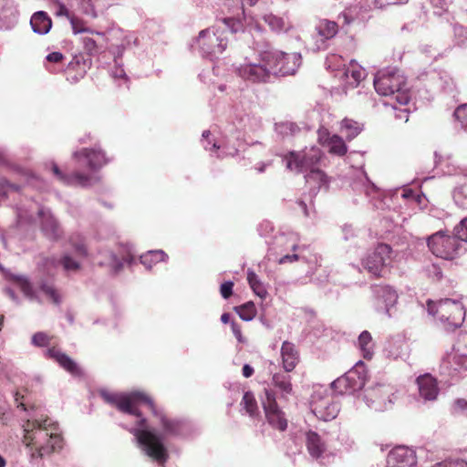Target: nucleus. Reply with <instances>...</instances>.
<instances>
[{"instance_id": "nucleus-1", "label": "nucleus", "mask_w": 467, "mask_h": 467, "mask_svg": "<svg viewBox=\"0 0 467 467\" xmlns=\"http://www.w3.org/2000/svg\"><path fill=\"white\" fill-rule=\"evenodd\" d=\"M100 395L106 402L115 406L120 412L134 417V423L124 428L134 435L140 450L161 465L168 460L163 439L155 430L149 427L140 408L147 407L159 419L164 436L183 437L188 433L189 424L185 420L167 417L144 392L111 393L102 390Z\"/></svg>"}, {"instance_id": "nucleus-2", "label": "nucleus", "mask_w": 467, "mask_h": 467, "mask_svg": "<svg viewBox=\"0 0 467 467\" xmlns=\"http://www.w3.org/2000/svg\"><path fill=\"white\" fill-rule=\"evenodd\" d=\"M23 423L24 440L30 461L37 464L46 455L63 446L58 423L40 411L32 409Z\"/></svg>"}, {"instance_id": "nucleus-3", "label": "nucleus", "mask_w": 467, "mask_h": 467, "mask_svg": "<svg viewBox=\"0 0 467 467\" xmlns=\"http://www.w3.org/2000/svg\"><path fill=\"white\" fill-rule=\"evenodd\" d=\"M272 385L275 389L270 387L265 388L264 394L261 395V403L268 423L273 428L284 431L287 428V419L277 403L276 390L280 393L279 399L286 401L288 396L293 392L291 377L285 373H275L272 378Z\"/></svg>"}, {"instance_id": "nucleus-4", "label": "nucleus", "mask_w": 467, "mask_h": 467, "mask_svg": "<svg viewBox=\"0 0 467 467\" xmlns=\"http://www.w3.org/2000/svg\"><path fill=\"white\" fill-rule=\"evenodd\" d=\"M374 88L379 95L395 100L389 102L394 109H398V105L404 106L410 101L406 78L395 67L379 70L374 78Z\"/></svg>"}, {"instance_id": "nucleus-5", "label": "nucleus", "mask_w": 467, "mask_h": 467, "mask_svg": "<svg viewBox=\"0 0 467 467\" xmlns=\"http://www.w3.org/2000/svg\"><path fill=\"white\" fill-rule=\"evenodd\" d=\"M320 151L312 148L307 151L296 152L291 151L285 156L283 161L288 170L296 172H307L305 175L306 182L309 184L314 183V190L319 191L322 186L327 184V175L316 168L320 161Z\"/></svg>"}, {"instance_id": "nucleus-6", "label": "nucleus", "mask_w": 467, "mask_h": 467, "mask_svg": "<svg viewBox=\"0 0 467 467\" xmlns=\"http://www.w3.org/2000/svg\"><path fill=\"white\" fill-rule=\"evenodd\" d=\"M427 310L435 316L447 331L460 327L466 316L463 304L458 299L443 298L438 302L428 300Z\"/></svg>"}, {"instance_id": "nucleus-7", "label": "nucleus", "mask_w": 467, "mask_h": 467, "mask_svg": "<svg viewBox=\"0 0 467 467\" xmlns=\"http://www.w3.org/2000/svg\"><path fill=\"white\" fill-rule=\"evenodd\" d=\"M233 34L228 27H225L222 18L213 27L202 30L196 39L200 52L202 57L211 60L217 58L228 46V34Z\"/></svg>"}, {"instance_id": "nucleus-8", "label": "nucleus", "mask_w": 467, "mask_h": 467, "mask_svg": "<svg viewBox=\"0 0 467 467\" xmlns=\"http://www.w3.org/2000/svg\"><path fill=\"white\" fill-rule=\"evenodd\" d=\"M261 60L267 65L273 77L294 75L301 65L299 53H285L271 47L261 50Z\"/></svg>"}, {"instance_id": "nucleus-9", "label": "nucleus", "mask_w": 467, "mask_h": 467, "mask_svg": "<svg viewBox=\"0 0 467 467\" xmlns=\"http://www.w3.org/2000/svg\"><path fill=\"white\" fill-rule=\"evenodd\" d=\"M270 251H275L276 254H284L286 251H293V254H285L280 258L277 259V262L280 265L286 263H293L295 261L302 260L306 264H316L317 257L308 258L306 254V247L300 246L297 244V237L295 234L289 233H280L275 235L274 240L271 244H269Z\"/></svg>"}, {"instance_id": "nucleus-10", "label": "nucleus", "mask_w": 467, "mask_h": 467, "mask_svg": "<svg viewBox=\"0 0 467 467\" xmlns=\"http://www.w3.org/2000/svg\"><path fill=\"white\" fill-rule=\"evenodd\" d=\"M441 374L457 379L467 371V333L460 335L451 352L447 353L440 365Z\"/></svg>"}, {"instance_id": "nucleus-11", "label": "nucleus", "mask_w": 467, "mask_h": 467, "mask_svg": "<svg viewBox=\"0 0 467 467\" xmlns=\"http://www.w3.org/2000/svg\"><path fill=\"white\" fill-rule=\"evenodd\" d=\"M353 192L364 193L374 208L379 210L389 209L390 197L376 186L363 170H358L350 184Z\"/></svg>"}, {"instance_id": "nucleus-12", "label": "nucleus", "mask_w": 467, "mask_h": 467, "mask_svg": "<svg viewBox=\"0 0 467 467\" xmlns=\"http://www.w3.org/2000/svg\"><path fill=\"white\" fill-rule=\"evenodd\" d=\"M310 410L318 420L329 421L337 416L340 404L329 390L319 387L311 395Z\"/></svg>"}, {"instance_id": "nucleus-13", "label": "nucleus", "mask_w": 467, "mask_h": 467, "mask_svg": "<svg viewBox=\"0 0 467 467\" xmlns=\"http://www.w3.org/2000/svg\"><path fill=\"white\" fill-rule=\"evenodd\" d=\"M427 245L430 251L437 257L452 260L461 254L462 244L453 234H446L439 231L427 239Z\"/></svg>"}, {"instance_id": "nucleus-14", "label": "nucleus", "mask_w": 467, "mask_h": 467, "mask_svg": "<svg viewBox=\"0 0 467 467\" xmlns=\"http://www.w3.org/2000/svg\"><path fill=\"white\" fill-rule=\"evenodd\" d=\"M368 379V373L363 361L355 366L331 383V388L338 394H354L361 390Z\"/></svg>"}, {"instance_id": "nucleus-15", "label": "nucleus", "mask_w": 467, "mask_h": 467, "mask_svg": "<svg viewBox=\"0 0 467 467\" xmlns=\"http://www.w3.org/2000/svg\"><path fill=\"white\" fill-rule=\"evenodd\" d=\"M397 389L393 385L377 384L366 396L367 405L376 411H385L392 409L398 400Z\"/></svg>"}, {"instance_id": "nucleus-16", "label": "nucleus", "mask_w": 467, "mask_h": 467, "mask_svg": "<svg viewBox=\"0 0 467 467\" xmlns=\"http://www.w3.org/2000/svg\"><path fill=\"white\" fill-rule=\"evenodd\" d=\"M258 0H224V5L228 9V15L222 17L225 27H228L232 33L244 32V5H254Z\"/></svg>"}, {"instance_id": "nucleus-17", "label": "nucleus", "mask_w": 467, "mask_h": 467, "mask_svg": "<svg viewBox=\"0 0 467 467\" xmlns=\"http://www.w3.org/2000/svg\"><path fill=\"white\" fill-rule=\"evenodd\" d=\"M237 71L242 78L252 83H266L273 78L267 65L261 60V50L254 59L246 57Z\"/></svg>"}, {"instance_id": "nucleus-18", "label": "nucleus", "mask_w": 467, "mask_h": 467, "mask_svg": "<svg viewBox=\"0 0 467 467\" xmlns=\"http://www.w3.org/2000/svg\"><path fill=\"white\" fill-rule=\"evenodd\" d=\"M392 249L389 244H379L374 251L362 259L363 267L374 276H381L391 262Z\"/></svg>"}, {"instance_id": "nucleus-19", "label": "nucleus", "mask_w": 467, "mask_h": 467, "mask_svg": "<svg viewBox=\"0 0 467 467\" xmlns=\"http://www.w3.org/2000/svg\"><path fill=\"white\" fill-rule=\"evenodd\" d=\"M375 298L374 307L379 314L392 317V310L398 301L397 291L387 285H376L372 286Z\"/></svg>"}, {"instance_id": "nucleus-20", "label": "nucleus", "mask_w": 467, "mask_h": 467, "mask_svg": "<svg viewBox=\"0 0 467 467\" xmlns=\"http://www.w3.org/2000/svg\"><path fill=\"white\" fill-rule=\"evenodd\" d=\"M416 451L412 448L400 445L388 453L385 467H416Z\"/></svg>"}, {"instance_id": "nucleus-21", "label": "nucleus", "mask_w": 467, "mask_h": 467, "mask_svg": "<svg viewBox=\"0 0 467 467\" xmlns=\"http://www.w3.org/2000/svg\"><path fill=\"white\" fill-rule=\"evenodd\" d=\"M73 157L79 162H85L92 171H97L110 161L105 152L99 146L85 148L73 153Z\"/></svg>"}, {"instance_id": "nucleus-22", "label": "nucleus", "mask_w": 467, "mask_h": 467, "mask_svg": "<svg viewBox=\"0 0 467 467\" xmlns=\"http://www.w3.org/2000/svg\"><path fill=\"white\" fill-rule=\"evenodd\" d=\"M315 44L311 49L316 52L327 48V42L332 39L338 32V24L335 21L322 19L316 25Z\"/></svg>"}, {"instance_id": "nucleus-23", "label": "nucleus", "mask_w": 467, "mask_h": 467, "mask_svg": "<svg viewBox=\"0 0 467 467\" xmlns=\"http://www.w3.org/2000/svg\"><path fill=\"white\" fill-rule=\"evenodd\" d=\"M37 214L40 218L43 234L49 240H57L62 234V230L49 209L38 208Z\"/></svg>"}, {"instance_id": "nucleus-24", "label": "nucleus", "mask_w": 467, "mask_h": 467, "mask_svg": "<svg viewBox=\"0 0 467 467\" xmlns=\"http://www.w3.org/2000/svg\"><path fill=\"white\" fill-rule=\"evenodd\" d=\"M306 445L310 456L320 463L329 455L327 453V446L321 436L316 431H309L306 434Z\"/></svg>"}, {"instance_id": "nucleus-25", "label": "nucleus", "mask_w": 467, "mask_h": 467, "mask_svg": "<svg viewBox=\"0 0 467 467\" xmlns=\"http://www.w3.org/2000/svg\"><path fill=\"white\" fill-rule=\"evenodd\" d=\"M318 140L332 154L343 156L348 150L343 139L337 134L330 135L327 129L321 128L318 130Z\"/></svg>"}, {"instance_id": "nucleus-26", "label": "nucleus", "mask_w": 467, "mask_h": 467, "mask_svg": "<svg viewBox=\"0 0 467 467\" xmlns=\"http://www.w3.org/2000/svg\"><path fill=\"white\" fill-rule=\"evenodd\" d=\"M52 171L56 178L62 183L70 186L88 187L92 183V178L79 171L71 174H65L57 166L52 162Z\"/></svg>"}, {"instance_id": "nucleus-27", "label": "nucleus", "mask_w": 467, "mask_h": 467, "mask_svg": "<svg viewBox=\"0 0 467 467\" xmlns=\"http://www.w3.org/2000/svg\"><path fill=\"white\" fill-rule=\"evenodd\" d=\"M19 13L13 0H0V27L12 29L18 22Z\"/></svg>"}, {"instance_id": "nucleus-28", "label": "nucleus", "mask_w": 467, "mask_h": 467, "mask_svg": "<svg viewBox=\"0 0 467 467\" xmlns=\"http://www.w3.org/2000/svg\"><path fill=\"white\" fill-rule=\"evenodd\" d=\"M44 266L47 268L49 272L51 268H57L61 266L67 274L76 273L80 269V263L73 258L71 255L65 254L60 258L55 256L47 257L44 259Z\"/></svg>"}, {"instance_id": "nucleus-29", "label": "nucleus", "mask_w": 467, "mask_h": 467, "mask_svg": "<svg viewBox=\"0 0 467 467\" xmlns=\"http://www.w3.org/2000/svg\"><path fill=\"white\" fill-rule=\"evenodd\" d=\"M91 36L81 37L83 47L90 56H95L106 48L107 39L105 33L99 31H90Z\"/></svg>"}, {"instance_id": "nucleus-30", "label": "nucleus", "mask_w": 467, "mask_h": 467, "mask_svg": "<svg viewBox=\"0 0 467 467\" xmlns=\"http://www.w3.org/2000/svg\"><path fill=\"white\" fill-rule=\"evenodd\" d=\"M417 385L420 396L424 400H434L439 394L436 379L430 374H424L417 378Z\"/></svg>"}, {"instance_id": "nucleus-31", "label": "nucleus", "mask_w": 467, "mask_h": 467, "mask_svg": "<svg viewBox=\"0 0 467 467\" xmlns=\"http://www.w3.org/2000/svg\"><path fill=\"white\" fill-rule=\"evenodd\" d=\"M45 356L56 360L64 369L70 374L77 376L80 374V369L78 364L67 355L62 353L56 348H51L46 350Z\"/></svg>"}, {"instance_id": "nucleus-32", "label": "nucleus", "mask_w": 467, "mask_h": 467, "mask_svg": "<svg viewBox=\"0 0 467 467\" xmlns=\"http://www.w3.org/2000/svg\"><path fill=\"white\" fill-rule=\"evenodd\" d=\"M281 358L285 371L291 372L296 368L299 360V354L296 346L289 341L283 342L281 348Z\"/></svg>"}, {"instance_id": "nucleus-33", "label": "nucleus", "mask_w": 467, "mask_h": 467, "mask_svg": "<svg viewBox=\"0 0 467 467\" xmlns=\"http://www.w3.org/2000/svg\"><path fill=\"white\" fill-rule=\"evenodd\" d=\"M407 344L401 337H390L383 349L386 358L390 359H398L406 355Z\"/></svg>"}, {"instance_id": "nucleus-34", "label": "nucleus", "mask_w": 467, "mask_h": 467, "mask_svg": "<svg viewBox=\"0 0 467 467\" xmlns=\"http://www.w3.org/2000/svg\"><path fill=\"white\" fill-rule=\"evenodd\" d=\"M30 26L34 33L44 36L50 31L52 20L47 12L37 11L32 15Z\"/></svg>"}, {"instance_id": "nucleus-35", "label": "nucleus", "mask_w": 467, "mask_h": 467, "mask_svg": "<svg viewBox=\"0 0 467 467\" xmlns=\"http://www.w3.org/2000/svg\"><path fill=\"white\" fill-rule=\"evenodd\" d=\"M356 346L363 358L367 360L372 359L375 354V342L370 332L368 330L362 331L358 337Z\"/></svg>"}, {"instance_id": "nucleus-36", "label": "nucleus", "mask_w": 467, "mask_h": 467, "mask_svg": "<svg viewBox=\"0 0 467 467\" xmlns=\"http://www.w3.org/2000/svg\"><path fill=\"white\" fill-rule=\"evenodd\" d=\"M452 198L459 208L467 210V177L462 178L454 187Z\"/></svg>"}, {"instance_id": "nucleus-37", "label": "nucleus", "mask_w": 467, "mask_h": 467, "mask_svg": "<svg viewBox=\"0 0 467 467\" xmlns=\"http://www.w3.org/2000/svg\"><path fill=\"white\" fill-rule=\"evenodd\" d=\"M363 130V124L350 119H344L340 124V132L348 140L356 138Z\"/></svg>"}, {"instance_id": "nucleus-38", "label": "nucleus", "mask_w": 467, "mask_h": 467, "mask_svg": "<svg viewBox=\"0 0 467 467\" xmlns=\"http://www.w3.org/2000/svg\"><path fill=\"white\" fill-rule=\"evenodd\" d=\"M263 20L265 21V24L268 25L271 30L275 33L285 32L290 27L289 23L285 21L283 17L275 16L273 14L264 15Z\"/></svg>"}, {"instance_id": "nucleus-39", "label": "nucleus", "mask_w": 467, "mask_h": 467, "mask_svg": "<svg viewBox=\"0 0 467 467\" xmlns=\"http://www.w3.org/2000/svg\"><path fill=\"white\" fill-rule=\"evenodd\" d=\"M167 259L168 255L162 250H151L140 255V263L147 269H150L153 265L159 262H164Z\"/></svg>"}, {"instance_id": "nucleus-40", "label": "nucleus", "mask_w": 467, "mask_h": 467, "mask_svg": "<svg viewBox=\"0 0 467 467\" xmlns=\"http://www.w3.org/2000/svg\"><path fill=\"white\" fill-rule=\"evenodd\" d=\"M247 281L254 293L260 298H265L267 290L258 275L251 269L247 271Z\"/></svg>"}, {"instance_id": "nucleus-41", "label": "nucleus", "mask_w": 467, "mask_h": 467, "mask_svg": "<svg viewBox=\"0 0 467 467\" xmlns=\"http://www.w3.org/2000/svg\"><path fill=\"white\" fill-rule=\"evenodd\" d=\"M431 79L436 81L439 88L443 92L451 93L455 88L452 78L446 72L433 73Z\"/></svg>"}, {"instance_id": "nucleus-42", "label": "nucleus", "mask_w": 467, "mask_h": 467, "mask_svg": "<svg viewBox=\"0 0 467 467\" xmlns=\"http://www.w3.org/2000/svg\"><path fill=\"white\" fill-rule=\"evenodd\" d=\"M0 271L4 274V275L11 280H14L16 282V284L19 285L21 290L24 292V294L27 296H32L33 289L29 283V281L23 275H16L11 273H9L6 269L4 268V266L0 264Z\"/></svg>"}, {"instance_id": "nucleus-43", "label": "nucleus", "mask_w": 467, "mask_h": 467, "mask_svg": "<svg viewBox=\"0 0 467 467\" xmlns=\"http://www.w3.org/2000/svg\"><path fill=\"white\" fill-rule=\"evenodd\" d=\"M343 75L348 79L351 78L352 81L349 82V85L356 87L365 78V70L361 68V67L351 63L350 66L344 71Z\"/></svg>"}, {"instance_id": "nucleus-44", "label": "nucleus", "mask_w": 467, "mask_h": 467, "mask_svg": "<svg viewBox=\"0 0 467 467\" xmlns=\"http://www.w3.org/2000/svg\"><path fill=\"white\" fill-rule=\"evenodd\" d=\"M239 317L244 321H251L256 315V307L253 302H247L244 305L234 307Z\"/></svg>"}, {"instance_id": "nucleus-45", "label": "nucleus", "mask_w": 467, "mask_h": 467, "mask_svg": "<svg viewBox=\"0 0 467 467\" xmlns=\"http://www.w3.org/2000/svg\"><path fill=\"white\" fill-rule=\"evenodd\" d=\"M241 405L251 417H254L257 415L258 407L253 392H244L241 401Z\"/></svg>"}, {"instance_id": "nucleus-46", "label": "nucleus", "mask_w": 467, "mask_h": 467, "mask_svg": "<svg viewBox=\"0 0 467 467\" xmlns=\"http://www.w3.org/2000/svg\"><path fill=\"white\" fill-rule=\"evenodd\" d=\"M275 130L276 133L283 138L294 136L300 131V129L296 124L288 121L276 123Z\"/></svg>"}, {"instance_id": "nucleus-47", "label": "nucleus", "mask_w": 467, "mask_h": 467, "mask_svg": "<svg viewBox=\"0 0 467 467\" xmlns=\"http://www.w3.org/2000/svg\"><path fill=\"white\" fill-rule=\"evenodd\" d=\"M358 6H350L346 8L338 15V21L342 23V27L348 26L358 18Z\"/></svg>"}, {"instance_id": "nucleus-48", "label": "nucleus", "mask_w": 467, "mask_h": 467, "mask_svg": "<svg viewBox=\"0 0 467 467\" xmlns=\"http://www.w3.org/2000/svg\"><path fill=\"white\" fill-rule=\"evenodd\" d=\"M132 262L133 257L131 255H127L120 259L114 253L109 252V261L107 262V264H109L111 266L115 273H118L122 269L124 263L130 265Z\"/></svg>"}, {"instance_id": "nucleus-49", "label": "nucleus", "mask_w": 467, "mask_h": 467, "mask_svg": "<svg viewBox=\"0 0 467 467\" xmlns=\"http://www.w3.org/2000/svg\"><path fill=\"white\" fill-rule=\"evenodd\" d=\"M295 204L296 206L294 207V210L300 211L305 217L311 218L316 214V211L312 202H310V205H307L305 201L298 199L295 202Z\"/></svg>"}, {"instance_id": "nucleus-50", "label": "nucleus", "mask_w": 467, "mask_h": 467, "mask_svg": "<svg viewBox=\"0 0 467 467\" xmlns=\"http://www.w3.org/2000/svg\"><path fill=\"white\" fill-rule=\"evenodd\" d=\"M41 291L48 296L53 303L56 305H59L61 302L60 296L57 292V290L50 284L43 283L41 285Z\"/></svg>"}, {"instance_id": "nucleus-51", "label": "nucleus", "mask_w": 467, "mask_h": 467, "mask_svg": "<svg viewBox=\"0 0 467 467\" xmlns=\"http://www.w3.org/2000/svg\"><path fill=\"white\" fill-rule=\"evenodd\" d=\"M453 234L462 244V242L467 243V217L462 219L454 227Z\"/></svg>"}, {"instance_id": "nucleus-52", "label": "nucleus", "mask_w": 467, "mask_h": 467, "mask_svg": "<svg viewBox=\"0 0 467 467\" xmlns=\"http://www.w3.org/2000/svg\"><path fill=\"white\" fill-rule=\"evenodd\" d=\"M433 467H467V462L461 458H449L435 463Z\"/></svg>"}, {"instance_id": "nucleus-53", "label": "nucleus", "mask_w": 467, "mask_h": 467, "mask_svg": "<svg viewBox=\"0 0 467 467\" xmlns=\"http://www.w3.org/2000/svg\"><path fill=\"white\" fill-rule=\"evenodd\" d=\"M453 115L461 123L462 128L467 130V104L458 106L454 110Z\"/></svg>"}, {"instance_id": "nucleus-54", "label": "nucleus", "mask_w": 467, "mask_h": 467, "mask_svg": "<svg viewBox=\"0 0 467 467\" xmlns=\"http://www.w3.org/2000/svg\"><path fill=\"white\" fill-rule=\"evenodd\" d=\"M33 221V213L23 208L16 210V225L17 227L23 224L30 223Z\"/></svg>"}, {"instance_id": "nucleus-55", "label": "nucleus", "mask_w": 467, "mask_h": 467, "mask_svg": "<svg viewBox=\"0 0 467 467\" xmlns=\"http://www.w3.org/2000/svg\"><path fill=\"white\" fill-rule=\"evenodd\" d=\"M454 36L456 44L459 47H464L467 45V27L462 26H454Z\"/></svg>"}, {"instance_id": "nucleus-56", "label": "nucleus", "mask_w": 467, "mask_h": 467, "mask_svg": "<svg viewBox=\"0 0 467 467\" xmlns=\"http://www.w3.org/2000/svg\"><path fill=\"white\" fill-rule=\"evenodd\" d=\"M109 75L114 79H123L126 81L128 78L122 65L117 59L114 60V66L109 69Z\"/></svg>"}, {"instance_id": "nucleus-57", "label": "nucleus", "mask_w": 467, "mask_h": 467, "mask_svg": "<svg viewBox=\"0 0 467 467\" xmlns=\"http://www.w3.org/2000/svg\"><path fill=\"white\" fill-rule=\"evenodd\" d=\"M452 413L467 418V400L464 399H457L453 403Z\"/></svg>"}, {"instance_id": "nucleus-58", "label": "nucleus", "mask_w": 467, "mask_h": 467, "mask_svg": "<svg viewBox=\"0 0 467 467\" xmlns=\"http://www.w3.org/2000/svg\"><path fill=\"white\" fill-rule=\"evenodd\" d=\"M32 344L36 347H46L50 342V337L44 332H37L32 337Z\"/></svg>"}, {"instance_id": "nucleus-59", "label": "nucleus", "mask_w": 467, "mask_h": 467, "mask_svg": "<svg viewBox=\"0 0 467 467\" xmlns=\"http://www.w3.org/2000/svg\"><path fill=\"white\" fill-rule=\"evenodd\" d=\"M211 132L209 130H204L202 132V144L206 150H210L213 149L220 150L221 145H219L215 140L212 141L210 140Z\"/></svg>"}, {"instance_id": "nucleus-60", "label": "nucleus", "mask_w": 467, "mask_h": 467, "mask_svg": "<svg viewBox=\"0 0 467 467\" xmlns=\"http://www.w3.org/2000/svg\"><path fill=\"white\" fill-rule=\"evenodd\" d=\"M427 275L432 280H440L442 277V272L437 265H429L425 267Z\"/></svg>"}, {"instance_id": "nucleus-61", "label": "nucleus", "mask_w": 467, "mask_h": 467, "mask_svg": "<svg viewBox=\"0 0 467 467\" xmlns=\"http://www.w3.org/2000/svg\"><path fill=\"white\" fill-rule=\"evenodd\" d=\"M19 190V185L10 182L5 178H0V191H2L4 194H7L9 192H18Z\"/></svg>"}, {"instance_id": "nucleus-62", "label": "nucleus", "mask_w": 467, "mask_h": 467, "mask_svg": "<svg viewBox=\"0 0 467 467\" xmlns=\"http://www.w3.org/2000/svg\"><path fill=\"white\" fill-rule=\"evenodd\" d=\"M70 24L72 27V31L75 35L81 33H90L92 31L90 28L85 26L83 23L76 18H70Z\"/></svg>"}, {"instance_id": "nucleus-63", "label": "nucleus", "mask_w": 467, "mask_h": 467, "mask_svg": "<svg viewBox=\"0 0 467 467\" xmlns=\"http://www.w3.org/2000/svg\"><path fill=\"white\" fill-rule=\"evenodd\" d=\"M70 244L74 248V252L78 256L85 257L88 254L87 248L82 240L75 242L73 238L70 239Z\"/></svg>"}, {"instance_id": "nucleus-64", "label": "nucleus", "mask_w": 467, "mask_h": 467, "mask_svg": "<svg viewBox=\"0 0 467 467\" xmlns=\"http://www.w3.org/2000/svg\"><path fill=\"white\" fill-rule=\"evenodd\" d=\"M409 0H375L374 5L376 8L383 9L389 5H405Z\"/></svg>"}]
</instances>
